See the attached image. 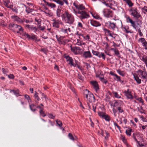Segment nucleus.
<instances>
[{"mask_svg": "<svg viewBox=\"0 0 147 147\" xmlns=\"http://www.w3.org/2000/svg\"><path fill=\"white\" fill-rule=\"evenodd\" d=\"M62 20L66 23L71 24H72L75 21L74 16L71 13L66 11L61 15Z\"/></svg>", "mask_w": 147, "mask_h": 147, "instance_id": "1", "label": "nucleus"}, {"mask_svg": "<svg viewBox=\"0 0 147 147\" xmlns=\"http://www.w3.org/2000/svg\"><path fill=\"white\" fill-rule=\"evenodd\" d=\"M73 13L80 19H87L89 17V14L85 10L77 11L74 8L72 7Z\"/></svg>", "mask_w": 147, "mask_h": 147, "instance_id": "2", "label": "nucleus"}, {"mask_svg": "<svg viewBox=\"0 0 147 147\" xmlns=\"http://www.w3.org/2000/svg\"><path fill=\"white\" fill-rule=\"evenodd\" d=\"M9 28L12 30L14 32H16L17 33L21 34L23 31L24 29L20 26L11 23L9 25Z\"/></svg>", "mask_w": 147, "mask_h": 147, "instance_id": "3", "label": "nucleus"}, {"mask_svg": "<svg viewBox=\"0 0 147 147\" xmlns=\"http://www.w3.org/2000/svg\"><path fill=\"white\" fill-rule=\"evenodd\" d=\"M142 70L139 69L137 71V73L140 77L142 79V81H144L146 83L147 82V71H146L145 68L143 67Z\"/></svg>", "mask_w": 147, "mask_h": 147, "instance_id": "4", "label": "nucleus"}, {"mask_svg": "<svg viewBox=\"0 0 147 147\" xmlns=\"http://www.w3.org/2000/svg\"><path fill=\"white\" fill-rule=\"evenodd\" d=\"M130 14L134 18H138L141 15L137 9L135 7H131L129 10Z\"/></svg>", "mask_w": 147, "mask_h": 147, "instance_id": "5", "label": "nucleus"}, {"mask_svg": "<svg viewBox=\"0 0 147 147\" xmlns=\"http://www.w3.org/2000/svg\"><path fill=\"white\" fill-rule=\"evenodd\" d=\"M86 91L88 92V94H85L84 96L87 99V101L90 103L94 102L95 99L94 95L87 90H86Z\"/></svg>", "mask_w": 147, "mask_h": 147, "instance_id": "6", "label": "nucleus"}, {"mask_svg": "<svg viewBox=\"0 0 147 147\" xmlns=\"http://www.w3.org/2000/svg\"><path fill=\"white\" fill-rule=\"evenodd\" d=\"M23 35L24 36L28 38L29 39H31L36 42H39L40 39L38 38L37 36L33 34H31L30 35L28 33H25L23 34Z\"/></svg>", "mask_w": 147, "mask_h": 147, "instance_id": "7", "label": "nucleus"}, {"mask_svg": "<svg viewBox=\"0 0 147 147\" xmlns=\"http://www.w3.org/2000/svg\"><path fill=\"white\" fill-rule=\"evenodd\" d=\"M73 4L76 9H77V10H76L77 11H84L86 9L83 4H80L77 1L74 2Z\"/></svg>", "mask_w": 147, "mask_h": 147, "instance_id": "8", "label": "nucleus"}, {"mask_svg": "<svg viewBox=\"0 0 147 147\" xmlns=\"http://www.w3.org/2000/svg\"><path fill=\"white\" fill-rule=\"evenodd\" d=\"M102 12L105 17L109 18L113 17V11L109 9H104L102 10Z\"/></svg>", "mask_w": 147, "mask_h": 147, "instance_id": "9", "label": "nucleus"}, {"mask_svg": "<svg viewBox=\"0 0 147 147\" xmlns=\"http://www.w3.org/2000/svg\"><path fill=\"white\" fill-rule=\"evenodd\" d=\"M106 25L107 27L110 29L113 30H115L117 28L116 23L111 22V21H108L105 22Z\"/></svg>", "mask_w": 147, "mask_h": 147, "instance_id": "10", "label": "nucleus"}, {"mask_svg": "<svg viewBox=\"0 0 147 147\" xmlns=\"http://www.w3.org/2000/svg\"><path fill=\"white\" fill-rule=\"evenodd\" d=\"M53 27L56 28H59L60 25H63V23L62 21L60 20L54 19L52 20Z\"/></svg>", "mask_w": 147, "mask_h": 147, "instance_id": "11", "label": "nucleus"}, {"mask_svg": "<svg viewBox=\"0 0 147 147\" xmlns=\"http://www.w3.org/2000/svg\"><path fill=\"white\" fill-rule=\"evenodd\" d=\"M92 52L93 55L97 56L99 58L102 57L104 60L105 59V56L104 53H100L98 51H95L93 50H92Z\"/></svg>", "mask_w": 147, "mask_h": 147, "instance_id": "12", "label": "nucleus"}, {"mask_svg": "<svg viewBox=\"0 0 147 147\" xmlns=\"http://www.w3.org/2000/svg\"><path fill=\"white\" fill-rule=\"evenodd\" d=\"M119 23L120 24V27L122 29H124V31L126 32L127 33H133V31L131 30H130L129 26H126L124 27H123L122 23L121 21H119Z\"/></svg>", "mask_w": 147, "mask_h": 147, "instance_id": "13", "label": "nucleus"}, {"mask_svg": "<svg viewBox=\"0 0 147 147\" xmlns=\"http://www.w3.org/2000/svg\"><path fill=\"white\" fill-rule=\"evenodd\" d=\"M126 21L127 23H130L132 27L136 30L137 26H136L135 22L132 20L128 16H125Z\"/></svg>", "mask_w": 147, "mask_h": 147, "instance_id": "14", "label": "nucleus"}, {"mask_svg": "<svg viewBox=\"0 0 147 147\" xmlns=\"http://www.w3.org/2000/svg\"><path fill=\"white\" fill-rule=\"evenodd\" d=\"M139 43H141L142 46L146 50H147V42L145 39L143 38H140L138 40Z\"/></svg>", "mask_w": 147, "mask_h": 147, "instance_id": "15", "label": "nucleus"}, {"mask_svg": "<svg viewBox=\"0 0 147 147\" xmlns=\"http://www.w3.org/2000/svg\"><path fill=\"white\" fill-rule=\"evenodd\" d=\"M65 58L67 61L68 62V64L71 66L76 67L74 63V60L71 57H69V55H66L65 56Z\"/></svg>", "mask_w": 147, "mask_h": 147, "instance_id": "16", "label": "nucleus"}, {"mask_svg": "<svg viewBox=\"0 0 147 147\" xmlns=\"http://www.w3.org/2000/svg\"><path fill=\"white\" fill-rule=\"evenodd\" d=\"M123 102L120 100H115L112 104V106L115 107L116 108L123 106Z\"/></svg>", "mask_w": 147, "mask_h": 147, "instance_id": "17", "label": "nucleus"}, {"mask_svg": "<svg viewBox=\"0 0 147 147\" xmlns=\"http://www.w3.org/2000/svg\"><path fill=\"white\" fill-rule=\"evenodd\" d=\"M103 30L105 34L106 35H109L112 38H115V37H114L113 36L115 35V34H114L113 32H112L109 30L105 28H104L103 29Z\"/></svg>", "mask_w": 147, "mask_h": 147, "instance_id": "18", "label": "nucleus"}, {"mask_svg": "<svg viewBox=\"0 0 147 147\" xmlns=\"http://www.w3.org/2000/svg\"><path fill=\"white\" fill-rule=\"evenodd\" d=\"M110 74L111 75L114 76L113 78L117 82H120L121 83H123V82L121 81L120 77L117 76V74L112 72H110Z\"/></svg>", "mask_w": 147, "mask_h": 147, "instance_id": "19", "label": "nucleus"}, {"mask_svg": "<svg viewBox=\"0 0 147 147\" xmlns=\"http://www.w3.org/2000/svg\"><path fill=\"white\" fill-rule=\"evenodd\" d=\"M125 95L128 99L132 100L134 98L133 96L131 94V92L130 91L129 89L124 92Z\"/></svg>", "mask_w": 147, "mask_h": 147, "instance_id": "20", "label": "nucleus"}, {"mask_svg": "<svg viewBox=\"0 0 147 147\" xmlns=\"http://www.w3.org/2000/svg\"><path fill=\"white\" fill-rule=\"evenodd\" d=\"M25 27L29 30L33 31L35 32H36L37 30V28L36 27H34L33 25H26Z\"/></svg>", "mask_w": 147, "mask_h": 147, "instance_id": "21", "label": "nucleus"}, {"mask_svg": "<svg viewBox=\"0 0 147 147\" xmlns=\"http://www.w3.org/2000/svg\"><path fill=\"white\" fill-rule=\"evenodd\" d=\"M45 3V5L51 8H54L56 7V5L52 3L47 2L45 0H42Z\"/></svg>", "mask_w": 147, "mask_h": 147, "instance_id": "22", "label": "nucleus"}, {"mask_svg": "<svg viewBox=\"0 0 147 147\" xmlns=\"http://www.w3.org/2000/svg\"><path fill=\"white\" fill-rule=\"evenodd\" d=\"M91 83L94 87L95 91L97 92L99 90V86L97 82L96 81H92L90 82Z\"/></svg>", "mask_w": 147, "mask_h": 147, "instance_id": "23", "label": "nucleus"}, {"mask_svg": "<svg viewBox=\"0 0 147 147\" xmlns=\"http://www.w3.org/2000/svg\"><path fill=\"white\" fill-rule=\"evenodd\" d=\"M83 57L87 59L92 57V56L90 51H85L83 53Z\"/></svg>", "mask_w": 147, "mask_h": 147, "instance_id": "24", "label": "nucleus"}, {"mask_svg": "<svg viewBox=\"0 0 147 147\" xmlns=\"http://www.w3.org/2000/svg\"><path fill=\"white\" fill-rule=\"evenodd\" d=\"M90 24L92 26L95 27L100 26H101V24L99 22L94 20H91Z\"/></svg>", "mask_w": 147, "mask_h": 147, "instance_id": "25", "label": "nucleus"}, {"mask_svg": "<svg viewBox=\"0 0 147 147\" xmlns=\"http://www.w3.org/2000/svg\"><path fill=\"white\" fill-rule=\"evenodd\" d=\"M138 56L140 59L144 62L147 59V56L142 54H139Z\"/></svg>", "mask_w": 147, "mask_h": 147, "instance_id": "26", "label": "nucleus"}, {"mask_svg": "<svg viewBox=\"0 0 147 147\" xmlns=\"http://www.w3.org/2000/svg\"><path fill=\"white\" fill-rule=\"evenodd\" d=\"M11 18L12 19H13L14 21H16L18 22H19L20 23H23V21L22 20L17 16H11Z\"/></svg>", "mask_w": 147, "mask_h": 147, "instance_id": "27", "label": "nucleus"}, {"mask_svg": "<svg viewBox=\"0 0 147 147\" xmlns=\"http://www.w3.org/2000/svg\"><path fill=\"white\" fill-rule=\"evenodd\" d=\"M133 76L134 80L138 84H140L141 82V79H140L139 76L136 74H133Z\"/></svg>", "mask_w": 147, "mask_h": 147, "instance_id": "28", "label": "nucleus"}, {"mask_svg": "<svg viewBox=\"0 0 147 147\" xmlns=\"http://www.w3.org/2000/svg\"><path fill=\"white\" fill-rule=\"evenodd\" d=\"M3 3L5 6L8 8H11L12 7V5L10 4L9 1L8 0H5L3 1Z\"/></svg>", "mask_w": 147, "mask_h": 147, "instance_id": "29", "label": "nucleus"}, {"mask_svg": "<svg viewBox=\"0 0 147 147\" xmlns=\"http://www.w3.org/2000/svg\"><path fill=\"white\" fill-rule=\"evenodd\" d=\"M38 94L36 91H35L34 97L35 99V102L36 104L38 103V101L40 100V99L38 96Z\"/></svg>", "mask_w": 147, "mask_h": 147, "instance_id": "30", "label": "nucleus"}, {"mask_svg": "<svg viewBox=\"0 0 147 147\" xmlns=\"http://www.w3.org/2000/svg\"><path fill=\"white\" fill-rule=\"evenodd\" d=\"M125 3H127L129 7H132L133 6L134 4L131 0H123Z\"/></svg>", "mask_w": 147, "mask_h": 147, "instance_id": "31", "label": "nucleus"}, {"mask_svg": "<svg viewBox=\"0 0 147 147\" xmlns=\"http://www.w3.org/2000/svg\"><path fill=\"white\" fill-rule=\"evenodd\" d=\"M110 7L111 8L113 6H116L118 5L117 3L113 0H111L110 2Z\"/></svg>", "mask_w": 147, "mask_h": 147, "instance_id": "32", "label": "nucleus"}, {"mask_svg": "<svg viewBox=\"0 0 147 147\" xmlns=\"http://www.w3.org/2000/svg\"><path fill=\"white\" fill-rule=\"evenodd\" d=\"M35 106V105L33 104L29 105L31 111L33 112H34L36 111Z\"/></svg>", "mask_w": 147, "mask_h": 147, "instance_id": "33", "label": "nucleus"}, {"mask_svg": "<svg viewBox=\"0 0 147 147\" xmlns=\"http://www.w3.org/2000/svg\"><path fill=\"white\" fill-rule=\"evenodd\" d=\"M53 1L56 2L57 3L59 4L61 6L63 5L64 4V2L61 0H52Z\"/></svg>", "mask_w": 147, "mask_h": 147, "instance_id": "34", "label": "nucleus"}, {"mask_svg": "<svg viewBox=\"0 0 147 147\" xmlns=\"http://www.w3.org/2000/svg\"><path fill=\"white\" fill-rule=\"evenodd\" d=\"M132 129L130 128H128V129L126 130L125 133L127 135L130 136L131 135V132Z\"/></svg>", "mask_w": 147, "mask_h": 147, "instance_id": "35", "label": "nucleus"}, {"mask_svg": "<svg viewBox=\"0 0 147 147\" xmlns=\"http://www.w3.org/2000/svg\"><path fill=\"white\" fill-rule=\"evenodd\" d=\"M91 13L92 15V16L94 18H96V19H100L101 20L102 19L101 18V17H100V16L99 15H98V14H97V13L93 14Z\"/></svg>", "mask_w": 147, "mask_h": 147, "instance_id": "36", "label": "nucleus"}, {"mask_svg": "<svg viewBox=\"0 0 147 147\" xmlns=\"http://www.w3.org/2000/svg\"><path fill=\"white\" fill-rule=\"evenodd\" d=\"M102 118L104 119L106 121H109L110 120V116L106 114Z\"/></svg>", "mask_w": 147, "mask_h": 147, "instance_id": "37", "label": "nucleus"}, {"mask_svg": "<svg viewBox=\"0 0 147 147\" xmlns=\"http://www.w3.org/2000/svg\"><path fill=\"white\" fill-rule=\"evenodd\" d=\"M37 28L42 31H43L46 29L45 26H41V24L38 25Z\"/></svg>", "mask_w": 147, "mask_h": 147, "instance_id": "38", "label": "nucleus"}, {"mask_svg": "<svg viewBox=\"0 0 147 147\" xmlns=\"http://www.w3.org/2000/svg\"><path fill=\"white\" fill-rule=\"evenodd\" d=\"M116 71L121 76L123 77L125 76V74L124 71H121L119 69H117Z\"/></svg>", "mask_w": 147, "mask_h": 147, "instance_id": "39", "label": "nucleus"}, {"mask_svg": "<svg viewBox=\"0 0 147 147\" xmlns=\"http://www.w3.org/2000/svg\"><path fill=\"white\" fill-rule=\"evenodd\" d=\"M35 21L37 23V24H36L38 25L41 24V20L39 17H36L35 18Z\"/></svg>", "mask_w": 147, "mask_h": 147, "instance_id": "40", "label": "nucleus"}, {"mask_svg": "<svg viewBox=\"0 0 147 147\" xmlns=\"http://www.w3.org/2000/svg\"><path fill=\"white\" fill-rule=\"evenodd\" d=\"M25 6L26 8V11L27 13H29L32 11L33 10L32 9L30 8L29 7H26L25 5Z\"/></svg>", "mask_w": 147, "mask_h": 147, "instance_id": "41", "label": "nucleus"}, {"mask_svg": "<svg viewBox=\"0 0 147 147\" xmlns=\"http://www.w3.org/2000/svg\"><path fill=\"white\" fill-rule=\"evenodd\" d=\"M84 38L86 40L90 41L91 40V39L89 36L88 35H87L85 36H83Z\"/></svg>", "mask_w": 147, "mask_h": 147, "instance_id": "42", "label": "nucleus"}, {"mask_svg": "<svg viewBox=\"0 0 147 147\" xmlns=\"http://www.w3.org/2000/svg\"><path fill=\"white\" fill-rule=\"evenodd\" d=\"M69 42V40H68L64 39V37L63 36V39L62 40V43H61L60 45H65L67 42Z\"/></svg>", "mask_w": 147, "mask_h": 147, "instance_id": "43", "label": "nucleus"}, {"mask_svg": "<svg viewBox=\"0 0 147 147\" xmlns=\"http://www.w3.org/2000/svg\"><path fill=\"white\" fill-rule=\"evenodd\" d=\"M134 98L137 100H138L140 102L142 103V104L144 103V101L143 99L142 98L140 97L139 98L137 96H134Z\"/></svg>", "mask_w": 147, "mask_h": 147, "instance_id": "44", "label": "nucleus"}, {"mask_svg": "<svg viewBox=\"0 0 147 147\" xmlns=\"http://www.w3.org/2000/svg\"><path fill=\"white\" fill-rule=\"evenodd\" d=\"M113 94L115 98H120L121 97V96L119 95L118 94L117 92H113Z\"/></svg>", "mask_w": 147, "mask_h": 147, "instance_id": "45", "label": "nucleus"}, {"mask_svg": "<svg viewBox=\"0 0 147 147\" xmlns=\"http://www.w3.org/2000/svg\"><path fill=\"white\" fill-rule=\"evenodd\" d=\"M98 115L101 117L102 118L106 114V113L103 112L99 111L98 112Z\"/></svg>", "mask_w": 147, "mask_h": 147, "instance_id": "46", "label": "nucleus"}, {"mask_svg": "<svg viewBox=\"0 0 147 147\" xmlns=\"http://www.w3.org/2000/svg\"><path fill=\"white\" fill-rule=\"evenodd\" d=\"M115 55L118 57L120 58L121 57L120 55L119 52V51L117 49L114 52Z\"/></svg>", "mask_w": 147, "mask_h": 147, "instance_id": "47", "label": "nucleus"}, {"mask_svg": "<svg viewBox=\"0 0 147 147\" xmlns=\"http://www.w3.org/2000/svg\"><path fill=\"white\" fill-rule=\"evenodd\" d=\"M122 107V106H120L116 109L119 113H122L124 111Z\"/></svg>", "mask_w": 147, "mask_h": 147, "instance_id": "48", "label": "nucleus"}, {"mask_svg": "<svg viewBox=\"0 0 147 147\" xmlns=\"http://www.w3.org/2000/svg\"><path fill=\"white\" fill-rule=\"evenodd\" d=\"M61 10L59 9H57L56 11L57 16L58 17H60L61 16Z\"/></svg>", "mask_w": 147, "mask_h": 147, "instance_id": "49", "label": "nucleus"}, {"mask_svg": "<svg viewBox=\"0 0 147 147\" xmlns=\"http://www.w3.org/2000/svg\"><path fill=\"white\" fill-rule=\"evenodd\" d=\"M68 136L70 139L72 140H74V138L72 135L71 133H69L68 134Z\"/></svg>", "mask_w": 147, "mask_h": 147, "instance_id": "50", "label": "nucleus"}, {"mask_svg": "<svg viewBox=\"0 0 147 147\" xmlns=\"http://www.w3.org/2000/svg\"><path fill=\"white\" fill-rule=\"evenodd\" d=\"M71 50L72 52H73L74 53H76L77 52V50L74 47H72V46H70Z\"/></svg>", "mask_w": 147, "mask_h": 147, "instance_id": "51", "label": "nucleus"}, {"mask_svg": "<svg viewBox=\"0 0 147 147\" xmlns=\"http://www.w3.org/2000/svg\"><path fill=\"white\" fill-rule=\"evenodd\" d=\"M63 36H60L57 39V40L58 41L59 44H61L62 43V40L63 39Z\"/></svg>", "mask_w": 147, "mask_h": 147, "instance_id": "52", "label": "nucleus"}, {"mask_svg": "<svg viewBox=\"0 0 147 147\" xmlns=\"http://www.w3.org/2000/svg\"><path fill=\"white\" fill-rule=\"evenodd\" d=\"M39 113L40 115L43 117H45L46 115L44 112L43 111V110H40Z\"/></svg>", "mask_w": 147, "mask_h": 147, "instance_id": "53", "label": "nucleus"}, {"mask_svg": "<svg viewBox=\"0 0 147 147\" xmlns=\"http://www.w3.org/2000/svg\"><path fill=\"white\" fill-rule=\"evenodd\" d=\"M76 44L77 45L79 46H82V43L81 42V41L78 39H77L76 40Z\"/></svg>", "mask_w": 147, "mask_h": 147, "instance_id": "54", "label": "nucleus"}, {"mask_svg": "<svg viewBox=\"0 0 147 147\" xmlns=\"http://www.w3.org/2000/svg\"><path fill=\"white\" fill-rule=\"evenodd\" d=\"M78 78L79 79L81 80L82 81H83L84 80V78L80 74H78Z\"/></svg>", "mask_w": 147, "mask_h": 147, "instance_id": "55", "label": "nucleus"}, {"mask_svg": "<svg viewBox=\"0 0 147 147\" xmlns=\"http://www.w3.org/2000/svg\"><path fill=\"white\" fill-rule=\"evenodd\" d=\"M0 26L2 27H4L6 26V25L5 24V22L3 20H0Z\"/></svg>", "mask_w": 147, "mask_h": 147, "instance_id": "56", "label": "nucleus"}, {"mask_svg": "<svg viewBox=\"0 0 147 147\" xmlns=\"http://www.w3.org/2000/svg\"><path fill=\"white\" fill-rule=\"evenodd\" d=\"M112 111H113L114 116L115 117H116L117 116L116 113L117 112V111L116 109H115V108H113V109Z\"/></svg>", "mask_w": 147, "mask_h": 147, "instance_id": "57", "label": "nucleus"}, {"mask_svg": "<svg viewBox=\"0 0 147 147\" xmlns=\"http://www.w3.org/2000/svg\"><path fill=\"white\" fill-rule=\"evenodd\" d=\"M23 22H25L27 23L30 24L32 22V21L31 20H29L26 19H24L23 20H22Z\"/></svg>", "mask_w": 147, "mask_h": 147, "instance_id": "58", "label": "nucleus"}, {"mask_svg": "<svg viewBox=\"0 0 147 147\" xmlns=\"http://www.w3.org/2000/svg\"><path fill=\"white\" fill-rule=\"evenodd\" d=\"M56 122L57 124L59 127L62 126V124L61 121H60L57 120L56 121Z\"/></svg>", "mask_w": 147, "mask_h": 147, "instance_id": "59", "label": "nucleus"}, {"mask_svg": "<svg viewBox=\"0 0 147 147\" xmlns=\"http://www.w3.org/2000/svg\"><path fill=\"white\" fill-rule=\"evenodd\" d=\"M140 117L141 118V120L143 121L147 122V119L142 115L140 116Z\"/></svg>", "mask_w": 147, "mask_h": 147, "instance_id": "60", "label": "nucleus"}, {"mask_svg": "<svg viewBox=\"0 0 147 147\" xmlns=\"http://www.w3.org/2000/svg\"><path fill=\"white\" fill-rule=\"evenodd\" d=\"M61 31L62 32L64 33H67L68 34V30L67 29H63L62 28L61 29Z\"/></svg>", "mask_w": 147, "mask_h": 147, "instance_id": "61", "label": "nucleus"}, {"mask_svg": "<svg viewBox=\"0 0 147 147\" xmlns=\"http://www.w3.org/2000/svg\"><path fill=\"white\" fill-rule=\"evenodd\" d=\"M12 91L13 92V93H14V94L16 96H21V95H20L19 94V93L16 91L15 90H12Z\"/></svg>", "mask_w": 147, "mask_h": 147, "instance_id": "62", "label": "nucleus"}, {"mask_svg": "<svg viewBox=\"0 0 147 147\" xmlns=\"http://www.w3.org/2000/svg\"><path fill=\"white\" fill-rule=\"evenodd\" d=\"M49 117L51 119H54L55 117V115H53L51 114H50L48 115Z\"/></svg>", "mask_w": 147, "mask_h": 147, "instance_id": "63", "label": "nucleus"}, {"mask_svg": "<svg viewBox=\"0 0 147 147\" xmlns=\"http://www.w3.org/2000/svg\"><path fill=\"white\" fill-rule=\"evenodd\" d=\"M96 104H94L92 105L93 110L95 112H96Z\"/></svg>", "mask_w": 147, "mask_h": 147, "instance_id": "64", "label": "nucleus"}]
</instances>
